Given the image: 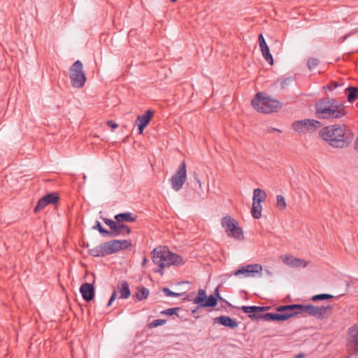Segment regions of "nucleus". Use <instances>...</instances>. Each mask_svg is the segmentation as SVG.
Returning <instances> with one entry per match:
<instances>
[{"instance_id": "obj_1", "label": "nucleus", "mask_w": 358, "mask_h": 358, "mask_svg": "<svg viewBox=\"0 0 358 358\" xmlns=\"http://www.w3.org/2000/svg\"><path fill=\"white\" fill-rule=\"evenodd\" d=\"M331 309L332 308L330 306H315L312 304H290L278 306L277 310L279 313H266L264 317L266 321H285L297 315L324 318L331 313Z\"/></svg>"}, {"instance_id": "obj_2", "label": "nucleus", "mask_w": 358, "mask_h": 358, "mask_svg": "<svg viewBox=\"0 0 358 358\" xmlns=\"http://www.w3.org/2000/svg\"><path fill=\"white\" fill-rule=\"evenodd\" d=\"M151 254L152 262L159 266V268H155L154 271L161 275H163L165 267L180 265L183 263L182 258L180 255L171 252L165 246L155 248Z\"/></svg>"}, {"instance_id": "obj_3", "label": "nucleus", "mask_w": 358, "mask_h": 358, "mask_svg": "<svg viewBox=\"0 0 358 358\" xmlns=\"http://www.w3.org/2000/svg\"><path fill=\"white\" fill-rule=\"evenodd\" d=\"M251 105L257 111L266 114L277 112L282 107L280 101L262 92H258L255 95L251 101Z\"/></svg>"}, {"instance_id": "obj_4", "label": "nucleus", "mask_w": 358, "mask_h": 358, "mask_svg": "<svg viewBox=\"0 0 358 358\" xmlns=\"http://www.w3.org/2000/svg\"><path fill=\"white\" fill-rule=\"evenodd\" d=\"M69 78L73 87L81 88L85 85L87 78L83 71V63L80 60H77L70 66Z\"/></svg>"}, {"instance_id": "obj_5", "label": "nucleus", "mask_w": 358, "mask_h": 358, "mask_svg": "<svg viewBox=\"0 0 358 358\" xmlns=\"http://www.w3.org/2000/svg\"><path fill=\"white\" fill-rule=\"evenodd\" d=\"M334 100L324 99L320 100L315 105L317 117L329 119L336 117V106H334Z\"/></svg>"}, {"instance_id": "obj_6", "label": "nucleus", "mask_w": 358, "mask_h": 358, "mask_svg": "<svg viewBox=\"0 0 358 358\" xmlns=\"http://www.w3.org/2000/svg\"><path fill=\"white\" fill-rule=\"evenodd\" d=\"M221 225L225 229V231L229 236L238 240L243 239L244 237L242 229L238 227V224L236 220L231 216H224L222 219Z\"/></svg>"}, {"instance_id": "obj_7", "label": "nucleus", "mask_w": 358, "mask_h": 358, "mask_svg": "<svg viewBox=\"0 0 358 358\" xmlns=\"http://www.w3.org/2000/svg\"><path fill=\"white\" fill-rule=\"evenodd\" d=\"M352 139L353 134L351 129L344 124H337V148L348 147Z\"/></svg>"}, {"instance_id": "obj_8", "label": "nucleus", "mask_w": 358, "mask_h": 358, "mask_svg": "<svg viewBox=\"0 0 358 358\" xmlns=\"http://www.w3.org/2000/svg\"><path fill=\"white\" fill-rule=\"evenodd\" d=\"M187 179L186 164L182 161L177 171L170 179L171 187L173 190L179 191L185 184Z\"/></svg>"}, {"instance_id": "obj_9", "label": "nucleus", "mask_w": 358, "mask_h": 358, "mask_svg": "<svg viewBox=\"0 0 358 358\" xmlns=\"http://www.w3.org/2000/svg\"><path fill=\"white\" fill-rule=\"evenodd\" d=\"M194 303L198 304L199 307L213 308L217 306V298L214 295L207 296L205 290L199 289L198 290V295L193 300Z\"/></svg>"}, {"instance_id": "obj_10", "label": "nucleus", "mask_w": 358, "mask_h": 358, "mask_svg": "<svg viewBox=\"0 0 358 358\" xmlns=\"http://www.w3.org/2000/svg\"><path fill=\"white\" fill-rule=\"evenodd\" d=\"M262 271V265L259 264H252L241 266L231 275H243L244 277H255L256 274H260Z\"/></svg>"}, {"instance_id": "obj_11", "label": "nucleus", "mask_w": 358, "mask_h": 358, "mask_svg": "<svg viewBox=\"0 0 358 358\" xmlns=\"http://www.w3.org/2000/svg\"><path fill=\"white\" fill-rule=\"evenodd\" d=\"M320 137L333 147H336V126L323 127L320 131Z\"/></svg>"}, {"instance_id": "obj_12", "label": "nucleus", "mask_w": 358, "mask_h": 358, "mask_svg": "<svg viewBox=\"0 0 358 358\" xmlns=\"http://www.w3.org/2000/svg\"><path fill=\"white\" fill-rule=\"evenodd\" d=\"M348 346L353 354L358 355V324L348 330Z\"/></svg>"}, {"instance_id": "obj_13", "label": "nucleus", "mask_w": 358, "mask_h": 358, "mask_svg": "<svg viewBox=\"0 0 358 358\" xmlns=\"http://www.w3.org/2000/svg\"><path fill=\"white\" fill-rule=\"evenodd\" d=\"M59 199L58 194L55 192L47 194L38 201L37 205L34 208V212L37 213L43 209L48 204L56 203Z\"/></svg>"}, {"instance_id": "obj_14", "label": "nucleus", "mask_w": 358, "mask_h": 358, "mask_svg": "<svg viewBox=\"0 0 358 358\" xmlns=\"http://www.w3.org/2000/svg\"><path fill=\"white\" fill-rule=\"evenodd\" d=\"M283 263L292 268H305L308 265V262L303 259L296 258L292 255H285L282 257Z\"/></svg>"}, {"instance_id": "obj_15", "label": "nucleus", "mask_w": 358, "mask_h": 358, "mask_svg": "<svg viewBox=\"0 0 358 358\" xmlns=\"http://www.w3.org/2000/svg\"><path fill=\"white\" fill-rule=\"evenodd\" d=\"M152 110H148L144 114L138 115L136 120L139 134H142L145 127L149 124L153 115Z\"/></svg>"}, {"instance_id": "obj_16", "label": "nucleus", "mask_w": 358, "mask_h": 358, "mask_svg": "<svg viewBox=\"0 0 358 358\" xmlns=\"http://www.w3.org/2000/svg\"><path fill=\"white\" fill-rule=\"evenodd\" d=\"M80 292L83 299L87 302H90L93 300L95 296V289L94 285L88 282H85L80 286Z\"/></svg>"}, {"instance_id": "obj_17", "label": "nucleus", "mask_w": 358, "mask_h": 358, "mask_svg": "<svg viewBox=\"0 0 358 358\" xmlns=\"http://www.w3.org/2000/svg\"><path fill=\"white\" fill-rule=\"evenodd\" d=\"M214 324L218 323L224 327L234 329L238 326V322L229 316L221 315L213 319Z\"/></svg>"}, {"instance_id": "obj_18", "label": "nucleus", "mask_w": 358, "mask_h": 358, "mask_svg": "<svg viewBox=\"0 0 358 358\" xmlns=\"http://www.w3.org/2000/svg\"><path fill=\"white\" fill-rule=\"evenodd\" d=\"M131 232V231L129 226L117 222L116 227L114 229L113 231H110V237L118 236L124 234L129 235Z\"/></svg>"}, {"instance_id": "obj_19", "label": "nucleus", "mask_w": 358, "mask_h": 358, "mask_svg": "<svg viewBox=\"0 0 358 358\" xmlns=\"http://www.w3.org/2000/svg\"><path fill=\"white\" fill-rule=\"evenodd\" d=\"M115 220L120 223L123 222H134L137 220V216L129 212L121 213L115 215Z\"/></svg>"}, {"instance_id": "obj_20", "label": "nucleus", "mask_w": 358, "mask_h": 358, "mask_svg": "<svg viewBox=\"0 0 358 358\" xmlns=\"http://www.w3.org/2000/svg\"><path fill=\"white\" fill-rule=\"evenodd\" d=\"M344 92L348 102L352 103L358 99V87L348 86L344 90Z\"/></svg>"}, {"instance_id": "obj_21", "label": "nucleus", "mask_w": 358, "mask_h": 358, "mask_svg": "<svg viewBox=\"0 0 358 358\" xmlns=\"http://www.w3.org/2000/svg\"><path fill=\"white\" fill-rule=\"evenodd\" d=\"M115 252L131 246V241L127 240H112Z\"/></svg>"}, {"instance_id": "obj_22", "label": "nucleus", "mask_w": 358, "mask_h": 358, "mask_svg": "<svg viewBox=\"0 0 358 358\" xmlns=\"http://www.w3.org/2000/svg\"><path fill=\"white\" fill-rule=\"evenodd\" d=\"M117 288L120 293V299H128L130 296L131 292L129 289V285L127 282H122V283L117 286Z\"/></svg>"}, {"instance_id": "obj_23", "label": "nucleus", "mask_w": 358, "mask_h": 358, "mask_svg": "<svg viewBox=\"0 0 358 358\" xmlns=\"http://www.w3.org/2000/svg\"><path fill=\"white\" fill-rule=\"evenodd\" d=\"M100 247L103 257L115 253L112 241L100 244Z\"/></svg>"}, {"instance_id": "obj_24", "label": "nucleus", "mask_w": 358, "mask_h": 358, "mask_svg": "<svg viewBox=\"0 0 358 358\" xmlns=\"http://www.w3.org/2000/svg\"><path fill=\"white\" fill-rule=\"evenodd\" d=\"M303 121L306 123L305 129L308 131H314L322 125L320 122L315 120L305 119Z\"/></svg>"}, {"instance_id": "obj_25", "label": "nucleus", "mask_w": 358, "mask_h": 358, "mask_svg": "<svg viewBox=\"0 0 358 358\" xmlns=\"http://www.w3.org/2000/svg\"><path fill=\"white\" fill-rule=\"evenodd\" d=\"M150 291L145 287L138 288V291L133 295L134 298H136L138 301H142L145 299L149 296Z\"/></svg>"}, {"instance_id": "obj_26", "label": "nucleus", "mask_w": 358, "mask_h": 358, "mask_svg": "<svg viewBox=\"0 0 358 358\" xmlns=\"http://www.w3.org/2000/svg\"><path fill=\"white\" fill-rule=\"evenodd\" d=\"M266 199V194L264 190L259 188L254 189L252 201L261 203L262 201H264Z\"/></svg>"}, {"instance_id": "obj_27", "label": "nucleus", "mask_w": 358, "mask_h": 358, "mask_svg": "<svg viewBox=\"0 0 358 358\" xmlns=\"http://www.w3.org/2000/svg\"><path fill=\"white\" fill-rule=\"evenodd\" d=\"M261 203L252 201L251 214L255 219H259L262 217Z\"/></svg>"}, {"instance_id": "obj_28", "label": "nucleus", "mask_w": 358, "mask_h": 358, "mask_svg": "<svg viewBox=\"0 0 358 358\" xmlns=\"http://www.w3.org/2000/svg\"><path fill=\"white\" fill-rule=\"evenodd\" d=\"M94 230H97L103 236L110 237V231L104 229L101 222L98 220H96L95 224L92 227Z\"/></svg>"}, {"instance_id": "obj_29", "label": "nucleus", "mask_w": 358, "mask_h": 358, "mask_svg": "<svg viewBox=\"0 0 358 358\" xmlns=\"http://www.w3.org/2000/svg\"><path fill=\"white\" fill-rule=\"evenodd\" d=\"M260 49H261L262 54L264 58L265 59V60L269 64L273 65V59L271 54L270 53L268 46L267 45V46H265Z\"/></svg>"}, {"instance_id": "obj_30", "label": "nucleus", "mask_w": 358, "mask_h": 358, "mask_svg": "<svg viewBox=\"0 0 358 358\" xmlns=\"http://www.w3.org/2000/svg\"><path fill=\"white\" fill-rule=\"evenodd\" d=\"M292 81V77L280 78L275 83H273V85H275L277 83H280L281 89H285Z\"/></svg>"}, {"instance_id": "obj_31", "label": "nucleus", "mask_w": 358, "mask_h": 358, "mask_svg": "<svg viewBox=\"0 0 358 358\" xmlns=\"http://www.w3.org/2000/svg\"><path fill=\"white\" fill-rule=\"evenodd\" d=\"M306 123L302 120L295 121L293 122L292 127L293 129L298 132H303V129H305Z\"/></svg>"}, {"instance_id": "obj_32", "label": "nucleus", "mask_w": 358, "mask_h": 358, "mask_svg": "<svg viewBox=\"0 0 358 358\" xmlns=\"http://www.w3.org/2000/svg\"><path fill=\"white\" fill-rule=\"evenodd\" d=\"M334 296L329 294H320L312 296L311 300L313 301H323L329 299H333Z\"/></svg>"}, {"instance_id": "obj_33", "label": "nucleus", "mask_w": 358, "mask_h": 358, "mask_svg": "<svg viewBox=\"0 0 358 358\" xmlns=\"http://www.w3.org/2000/svg\"><path fill=\"white\" fill-rule=\"evenodd\" d=\"M88 253L90 255H91L92 257H103V254H101V249L100 245H99L92 249H90L88 251Z\"/></svg>"}, {"instance_id": "obj_34", "label": "nucleus", "mask_w": 358, "mask_h": 358, "mask_svg": "<svg viewBox=\"0 0 358 358\" xmlns=\"http://www.w3.org/2000/svg\"><path fill=\"white\" fill-rule=\"evenodd\" d=\"M88 253L90 255H91L92 257H103V254H101V249L100 245H99L92 249H90L88 251Z\"/></svg>"}, {"instance_id": "obj_35", "label": "nucleus", "mask_w": 358, "mask_h": 358, "mask_svg": "<svg viewBox=\"0 0 358 358\" xmlns=\"http://www.w3.org/2000/svg\"><path fill=\"white\" fill-rule=\"evenodd\" d=\"M265 313H262V312H256L253 314H250L248 315V317L250 318L253 321H259V320H264L266 321V318L264 317Z\"/></svg>"}, {"instance_id": "obj_36", "label": "nucleus", "mask_w": 358, "mask_h": 358, "mask_svg": "<svg viewBox=\"0 0 358 358\" xmlns=\"http://www.w3.org/2000/svg\"><path fill=\"white\" fill-rule=\"evenodd\" d=\"M276 199L277 207L280 210L285 209L287 206L285 197L282 195H277Z\"/></svg>"}, {"instance_id": "obj_37", "label": "nucleus", "mask_w": 358, "mask_h": 358, "mask_svg": "<svg viewBox=\"0 0 358 358\" xmlns=\"http://www.w3.org/2000/svg\"><path fill=\"white\" fill-rule=\"evenodd\" d=\"M347 114L345 106L343 103H337V119L341 118Z\"/></svg>"}, {"instance_id": "obj_38", "label": "nucleus", "mask_w": 358, "mask_h": 358, "mask_svg": "<svg viewBox=\"0 0 358 358\" xmlns=\"http://www.w3.org/2000/svg\"><path fill=\"white\" fill-rule=\"evenodd\" d=\"M240 309L242 310L243 312L245 313H251V314H253L254 313L257 312V310H259L257 308V306H243L240 308Z\"/></svg>"}, {"instance_id": "obj_39", "label": "nucleus", "mask_w": 358, "mask_h": 358, "mask_svg": "<svg viewBox=\"0 0 358 358\" xmlns=\"http://www.w3.org/2000/svg\"><path fill=\"white\" fill-rule=\"evenodd\" d=\"M319 64V60L316 58H309L307 61V66L309 70L314 69Z\"/></svg>"}, {"instance_id": "obj_40", "label": "nucleus", "mask_w": 358, "mask_h": 358, "mask_svg": "<svg viewBox=\"0 0 358 358\" xmlns=\"http://www.w3.org/2000/svg\"><path fill=\"white\" fill-rule=\"evenodd\" d=\"M102 220L104 222V223L110 227V229H111L110 231H113L114 229L116 227L117 221H113L110 219L106 217H103Z\"/></svg>"}, {"instance_id": "obj_41", "label": "nucleus", "mask_w": 358, "mask_h": 358, "mask_svg": "<svg viewBox=\"0 0 358 358\" xmlns=\"http://www.w3.org/2000/svg\"><path fill=\"white\" fill-rule=\"evenodd\" d=\"M162 292L164 293V294L166 296H180L182 295V293H177V292H172L168 287L162 288Z\"/></svg>"}, {"instance_id": "obj_42", "label": "nucleus", "mask_w": 358, "mask_h": 358, "mask_svg": "<svg viewBox=\"0 0 358 358\" xmlns=\"http://www.w3.org/2000/svg\"><path fill=\"white\" fill-rule=\"evenodd\" d=\"M166 321L165 320H162V319L155 320L150 324V327L153 328V327H157L159 326L164 325L166 323Z\"/></svg>"}, {"instance_id": "obj_43", "label": "nucleus", "mask_w": 358, "mask_h": 358, "mask_svg": "<svg viewBox=\"0 0 358 358\" xmlns=\"http://www.w3.org/2000/svg\"><path fill=\"white\" fill-rule=\"evenodd\" d=\"M180 310V308H170L161 312L162 315H173L176 314V311Z\"/></svg>"}, {"instance_id": "obj_44", "label": "nucleus", "mask_w": 358, "mask_h": 358, "mask_svg": "<svg viewBox=\"0 0 358 358\" xmlns=\"http://www.w3.org/2000/svg\"><path fill=\"white\" fill-rule=\"evenodd\" d=\"M338 285L343 287L344 290H343V292H341L337 294V298L345 294V292L347 291V289L349 287V284L344 281H339Z\"/></svg>"}, {"instance_id": "obj_45", "label": "nucleus", "mask_w": 358, "mask_h": 358, "mask_svg": "<svg viewBox=\"0 0 358 358\" xmlns=\"http://www.w3.org/2000/svg\"><path fill=\"white\" fill-rule=\"evenodd\" d=\"M260 48L267 46L266 42L262 34H259L258 37Z\"/></svg>"}, {"instance_id": "obj_46", "label": "nucleus", "mask_w": 358, "mask_h": 358, "mask_svg": "<svg viewBox=\"0 0 358 358\" xmlns=\"http://www.w3.org/2000/svg\"><path fill=\"white\" fill-rule=\"evenodd\" d=\"M117 297V292H116V290H114L113 292L112 293V295L109 299V301L108 303V306H110L113 301H115V299H116Z\"/></svg>"}, {"instance_id": "obj_47", "label": "nucleus", "mask_w": 358, "mask_h": 358, "mask_svg": "<svg viewBox=\"0 0 358 358\" xmlns=\"http://www.w3.org/2000/svg\"><path fill=\"white\" fill-rule=\"evenodd\" d=\"M215 298H217V299H220V300H222V301H224L221 296H220V290H219V287H216L214 290V293L213 294Z\"/></svg>"}, {"instance_id": "obj_48", "label": "nucleus", "mask_w": 358, "mask_h": 358, "mask_svg": "<svg viewBox=\"0 0 358 358\" xmlns=\"http://www.w3.org/2000/svg\"><path fill=\"white\" fill-rule=\"evenodd\" d=\"M107 125L111 127L112 129H116L118 127V124L113 120L107 121Z\"/></svg>"}, {"instance_id": "obj_49", "label": "nucleus", "mask_w": 358, "mask_h": 358, "mask_svg": "<svg viewBox=\"0 0 358 358\" xmlns=\"http://www.w3.org/2000/svg\"><path fill=\"white\" fill-rule=\"evenodd\" d=\"M257 312H264L269 309L268 306H257Z\"/></svg>"}, {"instance_id": "obj_50", "label": "nucleus", "mask_w": 358, "mask_h": 358, "mask_svg": "<svg viewBox=\"0 0 358 358\" xmlns=\"http://www.w3.org/2000/svg\"><path fill=\"white\" fill-rule=\"evenodd\" d=\"M194 177H195V179H196V182H197V183L199 185V188H201V182L199 178L198 175H197L196 173H194Z\"/></svg>"}, {"instance_id": "obj_51", "label": "nucleus", "mask_w": 358, "mask_h": 358, "mask_svg": "<svg viewBox=\"0 0 358 358\" xmlns=\"http://www.w3.org/2000/svg\"><path fill=\"white\" fill-rule=\"evenodd\" d=\"M305 357V354L303 352H300L298 355H294V358H303Z\"/></svg>"}, {"instance_id": "obj_52", "label": "nucleus", "mask_w": 358, "mask_h": 358, "mask_svg": "<svg viewBox=\"0 0 358 358\" xmlns=\"http://www.w3.org/2000/svg\"><path fill=\"white\" fill-rule=\"evenodd\" d=\"M350 34H349L345 35V36H343V37H341V38H340L341 42V43H342V42H343V41H345V39H346V38H348Z\"/></svg>"}, {"instance_id": "obj_53", "label": "nucleus", "mask_w": 358, "mask_h": 358, "mask_svg": "<svg viewBox=\"0 0 358 358\" xmlns=\"http://www.w3.org/2000/svg\"><path fill=\"white\" fill-rule=\"evenodd\" d=\"M147 261H148V259H147V258H146V257H144V258L143 259V261H142V263H141L142 266H145V264H146V263H147Z\"/></svg>"}, {"instance_id": "obj_54", "label": "nucleus", "mask_w": 358, "mask_h": 358, "mask_svg": "<svg viewBox=\"0 0 358 358\" xmlns=\"http://www.w3.org/2000/svg\"><path fill=\"white\" fill-rule=\"evenodd\" d=\"M355 148L356 150H358V136H357V140H356V141L355 143Z\"/></svg>"}, {"instance_id": "obj_55", "label": "nucleus", "mask_w": 358, "mask_h": 358, "mask_svg": "<svg viewBox=\"0 0 358 358\" xmlns=\"http://www.w3.org/2000/svg\"><path fill=\"white\" fill-rule=\"evenodd\" d=\"M271 131H278V132H281L280 130L278 129H275V128H272L271 129Z\"/></svg>"}, {"instance_id": "obj_56", "label": "nucleus", "mask_w": 358, "mask_h": 358, "mask_svg": "<svg viewBox=\"0 0 358 358\" xmlns=\"http://www.w3.org/2000/svg\"><path fill=\"white\" fill-rule=\"evenodd\" d=\"M343 84V83H340V81L337 80V84H336L337 87H339L340 85H342Z\"/></svg>"}, {"instance_id": "obj_57", "label": "nucleus", "mask_w": 358, "mask_h": 358, "mask_svg": "<svg viewBox=\"0 0 358 358\" xmlns=\"http://www.w3.org/2000/svg\"><path fill=\"white\" fill-rule=\"evenodd\" d=\"M331 87H336V82H334V81L331 82Z\"/></svg>"}, {"instance_id": "obj_58", "label": "nucleus", "mask_w": 358, "mask_h": 358, "mask_svg": "<svg viewBox=\"0 0 358 358\" xmlns=\"http://www.w3.org/2000/svg\"><path fill=\"white\" fill-rule=\"evenodd\" d=\"M198 308H199V307H197L196 309L193 310H192V313H195Z\"/></svg>"}, {"instance_id": "obj_59", "label": "nucleus", "mask_w": 358, "mask_h": 358, "mask_svg": "<svg viewBox=\"0 0 358 358\" xmlns=\"http://www.w3.org/2000/svg\"><path fill=\"white\" fill-rule=\"evenodd\" d=\"M172 2H176L177 0H171Z\"/></svg>"}, {"instance_id": "obj_60", "label": "nucleus", "mask_w": 358, "mask_h": 358, "mask_svg": "<svg viewBox=\"0 0 358 358\" xmlns=\"http://www.w3.org/2000/svg\"><path fill=\"white\" fill-rule=\"evenodd\" d=\"M357 30H358V28H357Z\"/></svg>"}]
</instances>
